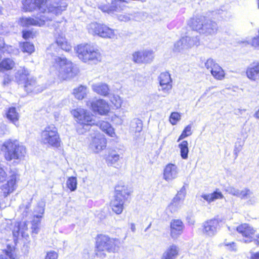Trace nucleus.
Instances as JSON below:
<instances>
[{"instance_id":"44","label":"nucleus","mask_w":259,"mask_h":259,"mask_svg":"<svg viewBox=\"0 0 259 259\" xmlns=\"http://www.w3.org/2000/svg\"><path fill=\"white\" fill-rule=\"evenodd\" d=\"M21 49L23 52L30 54L34 51V47L33 44L25 42L21 44Z\"/></svg>"},{"instance_id":"52","label":"nucleus","mask_w":259,"mask_h":259,"mask_svg":"<svg viewBox=\"0 0 259 259\" xmlns=\"http://www.w3.org/2000/svg\"><path fill=\"white\" fill-rule=\"evenodd\" d=\"M30 207V203L29 202H26L25 203H23L20 206L19 209L20 211L22 212L23 213H25L26 214L28 212L29 209Z\"/></svg>"},{"instance_id":"14","label":"nucleus","mask_w":259,"mask_h":259,"mask_svg":"<svg viewBox=\"0 0 259 259\" xmlns=\"http://www.w3.org/2000/svg\"><path fill=\"white\" fill-rule=\"evenodd\" d=\"M219 229L220 223L218 219H210L202 224V233L206 237H213L217 234Z\"/></svg>"},{"instance_id":"38","label":"nucleus","mask_w":259,"mask_h":259,"mask_svg":"<svg viewBox=\"0 0 259 259\" xmlns=\"http://www.w3.org/2000/svg\"><path fill=\"white\" fill-rule=\"evenodd\" d=\"M73 94L76 99L82 100L87 95V88L86 87L80 85L73 90Z\"/></svg>"},{"instance_id":"11","label":"nucleus","mask_w":259,"mask_h":259,"mask_svg":"<svg viewBox=\"0 0 259 259\" xmlns=\"http://www.w3.org/2000/svg\"><path fill=\"white\" fill-rule=\"evenodd\" d=\"M159 86L158 91L163 94V97L168 96L172 89V79L167 72H162L158 78Z\"/></svg>"},{"instance_id":"26","label":"nucleus","mask_w":259,"mask_h":259,"mask_svg":"<svg viewBox=\"0 0 259 259\" xmlns=\"http://www.w3.org/2000/svg\"><path fill=\"white\" fill-rule=\"evenodd\" d=\"M95 124L99 126L100 128L108 136L114 138H117L114 128L108 122L102 121Z\"/></svg>"},{"instance_id":"17","label":"nucleus","mask_w":259,"mask_h":259,"mask_svg":"<svg viewBox=\"0 0 259 259\" xmlns=\"http://www.w3.org/2000/svg\"><path fill=\"white\" fill-rule=\"evenodd\" d=\"M179 173L178 167L175 164L168 163L164 168L163 179L167 182L178 178Z\"/></svg>"},{"instance_id":"61","label":"nucleus","mask_w":259,"mask_h":259,"mask_svg":"<svg viewBox=\"0 0 259 259\" xmlns=\"http://www.w3.org/2000/svg\"><path fill=\"white\" fill-rule=\"evenodd\" d=\"M250 259H259V251L255 253H251Z\"/></svg>"},{"instance_id":"13","label":"nucleus","mask_w":259,"mask_h":259,"mask_svg":"<svg viewBox=\"0 0 259 259\" xmlns=\"http://www.w3.org/2000/svg\"><path fill=\"white\" fill-rule=\"evenodd\" d=\"M133 61L138 64H146L151 62L154 57L152 50H141L134 52L132 55Z\"/></svg>"},{"instance_id":"31","label":"nucleus","mask_w":259,"mask_h":259,"mask_svg":"<svg viewBox=\"0 0 259 259\" xmlns=\"http://www.w3.org/2000/svg\"><path fill=\"white\" fill-rule=\"evenodd\" d=\"M5 254L0 255V259H19V256L14 246L8 245L4 250Z\"/></svg>"},{"instance_id":"53","label":"nucleus","mask_w":259,"mask_h":259,"mask_svg":"<svg viewBox=\"0 0 259 259\" xmlns=\"http://www.w3.org/2000/svg\"><path fill=\"white\" fill-rule=\"evenodd\" d=\"M58 253L55 251H50L47 253L45 259H57Z\"/></svg>"},{"instance_id":"18","label":"nucleus","mask_w":259,"mask_h":259,"mask_svg":"<svg viewBox=\"0 0 259 259\" xmlns=\"http://www.w3.org/2000/svg\"><path fill=\"white\" fill-rule=\"evenodd\" d=\"M17 178V175L16 174H13L9 178L7 183L2 186V190L5 196L13 193L16 189Z\"/></svg>"},{"instance_id":"64","label":"nucleus","mask_w":259,"mask_h":259,"mask_svg":"<svg viewBox=\"0 0 259 259\" xmlns=\"http://www.w3.org/2000/svg\"><path fill=\"white\" fill-rule=\"evenodd\" d=\"M254 117L256 119H259V109L256 111L254 114Z\"/></svg>"},{"instance_id":"50","label":"nucleus","mask_w":259,"mask_h":259,"mask_svg":"<svg viewBox=\"0 0 259 259\" xmlns=\"http://www.w3.org/2000/svg\"><path fill=\"white\" fill-rule=\"evenodd\" d=\"M226 191L231 195L240 197L241 190H239L233 187L230 186L227 188Z\"/></svg>"},{"instance_id":"60","label":"nucleus","mask_w":259,"mask_h":259,"mask_svg":"<svg viewBox=\"0 0 259 259\" xmlns=\"http://www.w3.org/2000/svg\"><path fill=\"white\" fill-rule=\"evenodd\" d=\"M39 225L40 224H36L32 223V233H34L35 234H37L39 230Z\"/></svg>"},{"instance_id":"28","label":"nucleus","mask_w":259,"mask_h":259,"mask_svg":"<svg viewBox=\"0 0 259 259\" xmlns=\"http://www.w3.org/2000/svg\"><path fill=\"white\" fill-rule=\"evenodd\" d=\"M131 193L132 190L131 188L126 186L118 185L115 187V196L121 198L124 201L127 198Z\"/></svg>"},{"instance_id":"1","label":"nucleus","mask_w":259,"mask_h":259,"mask_svg":"<svg viewBox=\"0 0 259 259\" xmlns=\"http://www.w3.org/2000/svg\"><path fill=\"white\" fill-rule=\"evenodd\" d=\"M23 9L26 12L38 10L39 14L35 18L22 17L19 23L23 27L41 26L46 21L51 20L54 16L65 11L67 6L64 0H24Z\"/></svg>"},{"instance_id":"43","label":"nucleus","mask_w":259,"mask_h":259,"mask_svg":"<svg viewBox=\"0 0 259 259\" xmlns=\"http://www.w3.org/2000/svg\"><path fill=\"white\" fill-rule=\"evenodd\" d=\"M110 101L117 109H119L121 107L123 100L119 95H113L110 98Z\"/></svg>"},{"instance_id":"46","label":"nucleus","mask_w":259,"mask_h":259,"mask_svg":"<svg viewBox=\"0 0 259 259\" xmlns=\"http://www.w3.org/2000/svg\"><path fill=\"white\" fill-rule=\"evenodd\" d=\"M191 128L192 127L191 125H187L183 130L182 133L179 137L178 139V142H180L181 140L190 136L192 134Z\"/></svg>"},{"instance_id":"56","label":"nucleus","mask_w":259,"mask_h":259,"mask_svg":"<svg viewBox=\"0 0 259 259\" xmlns=\"http://www.w3.org/2000/svg\"><path fill=\"white\" fill-rule=\"evenodd\" d=\"M34 34L30 31H23V37L24 39L33 38Z\"/></svg>"},{"instance_id":"24","label":"nucleus","mask_w":259,"mask_h":259,"mask_svg":"<svg viewBox=\"0 0 259 259\" xmlns=\"http://www.w3.org/2000/svg\"><path fill=\"white\" fill-rule=\"evenodd\" d=\"M98 36L104 38H117L116 30L104 24H102Z\"/></svg>"},{"instance_id":"40","label":"nucleus","mask_w":259,"mask_h":259,"mask_svg":"<svg viewBox=\"0 0 259 259\" xmlns=\"http://www.w3.org/2000/svg\"><path fill=\"white\" fill-rule=\"evenodd\" d=\"M126 1L124 0H112L111 7L113 12L123 10Z\"/></svg>"},{"instance_id":"59","label":"nucleus","mask_w":259,"mask_h":259,"mask_svg":"<svg viewBox=\"0 0 259 259\" xmlns=\"http://www.w3.org/2000/svg\"><path fill=\"white\" fill-rule=\"evenodd\" d=\"M7 132V127L5 124H0V136H2L5 134Z\"/></svg>"},{"instance_id":"8","label":"nucleus","mask_w":259,"mask_h":259,"mask_svg":"<svg viewBox=\"0 0 259 259\" xmlns=\"http://www.w3.org/2000/svg\"><path fill=\"white\" fill-rule=\"evenodd\" d=\"M41 142L47 146L58 148L61 139L57 127L53 124L47 126L41 133Z\"/></svg>"},{"instance_id":"4","label":"nucleus","mask_w":259,"mask_h":259,"mask_svg":"<svg viewBox=\"0 0 259 259\" xmlns=\"http://www.w3.org/2000/svg\"><path fill=\"white\" fill-rule=\"evenodd\" d=\"M75 51L78 58L84 63L97 64L102 61L100 51L90 44L79 45L75 48Z\"/></svg>"},{"instance_id":"5","label":"nucleus","mask_w":259,"mask_h":259,"mask_svg":"<svg viewBox=\"0 0 259 259\" xmlns=\"http://www.w3.org/2000/svg\"><path fill=\"white\" fill-rule=\"evenodd\" d=\"M120 241L117 239L110 238L108 236L101 235L96 241V254L100 258H103L106 252H115L118 250Z\"/></svg>"},{"instance_id":"63","label":"nucleus","mask_w":259,"mask_h":259,"mask_svg":"<svg viewBox=\"0 0 259 259\" xmlns=\"http://www.w3.org/2000/svg\"><path fill=\"white\" fill-rule=\"evenodd\" d=\"M131 229L132 232H134L136 230V227L134 224H131Z\"/></svg>"},{"instance_id":"29","label":"nucleus","mask_w":259,"mask_h":259,"mask_svg":"<svg viewBox=\"0 0 259 259\" xmlns=\"http://www.w3.org/2000/svg\"><path fill=\"white\" fill-rule=\"evenodd\" d=\"M201 197L209 204L217 200L222 199L224 198L222 193L218 189L211 193L202 194Z\"/></svg>"},{"instance_id":"42","label":"nucleus","mask_w":259,"mask_h":259,"mask_svg":"<svg viewBox=\"0 0 259 259\" xmlns=\"http://www.w3.org/2000/svg\"><path fill=\"white\" fill-rule=\"evenodd\" d=\"M131 127L136 133H140L143 128L142 121L138 118L134 119L132 122Z\"/></svg>"},{"instance_id":"45","label":"nucleus","mask_w":259,"mask_h":259,"mask_svg":"<svg viewBox=\"0 0 259 259\" xmlns=\"http://www.w3.org/2000/svg\"><path fill=\"white\" fill-rule=\"evenodd\" d=\"M45 203L44 201H41L38 202L37 205L34 210V214H39L42 217L45 211Z\"/></svg>"},{"instance_id":"62","label":"nucleus","mask_w":259,"mask_h":259,"mask_svg":"<svg viewBox=\"0 0 259 259\" xmlns=\"http://www.w3.org/2000/svg\"><path fill=\"white\" fill-rule=\"evenodd\" d=\"M19 229L18 228L17 230H14L13 231V235L15 236V237H17L19 235Z\"/></svg>"},{"instance_id":"25","label":"nucleus","mask_w":259,"mask_h":259,"mask_svg":"<svg viewBox=\"0 0 259 259\" xmlns=\"http://www.w3.org/2000/svg\"><path fill=\"white\" fill-rule=\"evenodd\" d=\"M247 77L253 81L259 80V63H253L246 70Z\"/></svg>"},{"instance_id":"34","label":"nucleus","mask_w":259,"mask_h":259,"mask_svg":"<svg viewBox=\"0 0 259 259\" xmlns=\"http://www.w3.org/2000/svg\"><path fill=\"white\" fill-rule=\"evenodd\" d=\"M56 43L61 49L66 52L70 51L72 49L71 44L67 41L66 38L63 36H59L56 38Z\"/></svg>"},{"instance_id":"9","label":"nucleus","mask_w":259,"mask_h":259,"mask_svg":"<svg viewBox=\"0 0 259 259\" xmlns=\"http://www.w3.org/2000/svg\"><path fill=\"white\" fill-rule=\"evenodd\" d=\"M87 105L95 113L101 115H106L110 110L108 103L104 99L89 100L87 102Z\"/></svg>"},{"instance_id":"35","label":"nucleus","mask_w":259,"mask_h":259,"mask_svg":"<svg viewBox=\"0 0 259 259\" xmlns=\"http://www.w3.org/2000/svg\"><path fill=\"white\" fill-rule=\"evenodd\" d=\"M15 65L14 61L10 58L3 59L0 62V71L4 72L12 69Z\"/></svg>"},{"instance_id":"39","label":"nucleus","mask_w":259,"mask_h":259,"mask_svg":"<svg viewBox=\"0 0 259 259\" xmlns=\"http://www.w3.org/2000/svg\"><path fill=\"white\" fill-rule=\"evenodd\" d=\"M102 24L97 22H92L87 26V29L89 33L93 35H98Z\"/></svg>"},{"instance_id":"32","label":"nucleus","mask_w":259,"mask_h":259,"mask_svg":"<svg viewBox=\"0 0 259 259\" xmlns=\"http://www.w3.org/2000/svg\"><path fill=\"white\" fill-rule=\"evenodd\" d=\"M121 158L119 154L117 153L115 151H112L109 154L107 162L108 164L113 166L115 167H118L120 166V164H119L118 162Z\"/></svg>"},{"instance_id":"2","label":"nucleus","mask_w":259,"mask_h":259,"mask_svg":"<svg viewBox=\"0 0 259 259\" xmlns=\"http://www.w3.org/2000/svg\"><path fill=\"white\" fill-rule=\"evenodd\" d=\"M55 49V45L52 44L47 49L48 55L52 57V63L54 64L51 67V71L58 76L62 79H67L75 76L77 70L75 65L65 58H61L52 55L51 51Z\"/></svg>"},{"instance_id":"20","label":"nucleus","mask_w":259,"mask_h":259,"mask_svg":"<svg viewBox=\"0 0 259 259\" xmlns=\"http://www.w3.org/2000/svg\"><path fill=\"white\" fill-rule=\"evenodd\" d=\"M241 199L246 200V204L248 205H254L257 201V197L253 194L252 191L248 188L241 190L239 197Z\"/></svg>"},{"instance_id":"41","label":"nucleus","mask_w":259,"mask_h":259,"mask_svg":"<svg viewBox=\"0 0 259 259\" xmlns=\"http://www.w3.org/2000/svg\"><path fill=\"white\" fill-rule=\"evenodd\" d=\"M77 179L75 177H70L66 181L67 187L71 191H74L77 188Z\"/></svg>"},{"instance_id":"12","label":"nucleus","mask_w":259,"mask_h":259,"mask_svg":"<svg viewBox=\"0 0 259 259\" xmlns=\"http://www.w3.org/2000/svg\"><path fill=\"white\" fill-rule=\"evenodd\" d=\"M204 66L214 79L222 80L225 78L224 70L213 59H208L205 62Z\"/></svg>"},{"instance_id":"57","label":"nucleus","mask_w":259,"mask_h":259,"mask_svg":"<svg viewBox=\"0 0 259 259\" xmlns=\"http://www.w3.org/2000/svg\"><path fill=\"white\" fill-rule=\"evenodd\" d=\"M7 175L4 169L0 167V183L4 182L6 180Z\"/></svg>"},{"instance_id":"36","label":"nucleus","mask_w":259,"mask_h":259,"mask_svg":"<svg viewBox=\"0 0 259 259\" xmlns=\"http://www.w3.org/2000/svg\"><path fill=\"white\" fill-rule=\"evenodd\" d=\"M183 39L185 44L184 47L187 49L199 44V38L197 37L186 36L183 37Z\"/></svg>"},{"instance_id":"58","label":"nucleus","mask_w":259,"mask_h":259,"mask_svg":"<svg viewBox=\"0 0 259 259\" xmlns=\"http://www.w3.org/2000/svg\"><path fill=\"white\" fill-rule=\"evenodd\" d=\"M42 218L41 215L39 214H34L33 219L32 221V224H40V219Z\"/></svg>"},{"instance_id":"21","label":"nucleus","mask_w":259,"mask_h":259,"mask_svg":"<svg viewBox=\"0 0 259 259\" xmlns=\"http://www.w3.org/2000/svg\"><path fill=\"white\" fill-rule=\"evenodd\" d=\"M183 222L180 220H172L170 223V235L173 238H177L183 230Z\"/></svg>"},{"instance_id":"7","label":"nucleus","mask_w":259,"mask_h":259,"mask_svg":"<svg viewBox=\"0 0 259 259\" xmlns=\"http://www.w3.org/2000/svg\"><path fill=\"white\" fill-rule=\"evenodd\" d=\"M71 114L78 123L76 131L79 134H83L89 130L90 126L96 124L93 115L87 110L77 108L71 111Z\"/></svg>"},{"instance_id":"10","label":"nucleus","mask_w":259,"mask_h":259,"mask_svg":"<svg viewBox=\"0 0 259 259\" xmlns=\"http://www.w3.org/2000/svg\"><path fill=\"white\" fill-rule=\"evenodd\" d=\"M186 194V188L185 186H183L167 206V211L173 213L180 210L184 204Z\"/></svg>"},{"instance_id":"22","label":"nucleus","mask_w":259,"mask_h":259,"mask_svg":"<svg viewBox=\"0 0 259 259\" xmlns=\"http://www.w3.org/2000/svg\"><path fill=\"white\" fill-rule=\"evenodd\" d=\"M92 90L98 95L102 96H107L109 94V87L104 82H97L92 84Z\"/></svg>"},{"instance_id":"19","label":"nucleus","mask_w":259,"mask_h":259,"mask_svg":"<svg viewBox=\"0 0 259 259\" xmlns=\"http://www.w3.org/2000/svg\"><path fill=\"white\" fill-rule=\"evenodd\" d=\"M23 83H24L25 90L28 93H38L42 92L45 87L37 84L36 80L33 78L27 79Z\"/></svg>"},{"instance_id":"23","label":"nucleus","mask_w":259,"mask_h":259,"mask_svg":"<svg viewBox=\"0 0 259 259\" xmlns=\"http://www.w3.org/2000/svg\"><path fill=\"white\" fill-rule=\"evenodd\" d=\"M124 200L114 195V198L110 202V207L112 211L117 214H120L124 208Z\"/></svg>"},{"instance_id":"49","label":"nucleus","mask_w":259,"mask_h":259,"mask_svg":"<svg viewBox=\"0 0 259 259\" xmlns=\"http://www.w3.org/2000/svg\"><path fill=\"white\" fill-rule=\"evenodd\" d=\"M12 47L11 46H6L3 38L0 37V50H1L4 53H7L8 54H10L12 53Z\"/></svg>"},{"instance_id":"33","label":"nucleus","mask_w":259,"mask_h":259,"mask_svg":"<svg viewBox=\"0 0 259 259\" xmlns=\"http://www.w3.org/2000/svg\"><path fill=\"white\" fill-rule=\"evenodd\" d=\"M6 116L11 122L18 126L17 122L19 118V115L15 108H10L6 113Z\"/></svg>"},{"instance_id":"51","label":"nucleus","mask_w":259,"mask_h":259,"mask_svg":"<svg viewBox=\"0 0 259 259\" xmlns=\"http://www.w3.org/2000/svg\"><path fill=\"white\" fill-rule=\"evenodd\" d=\"M184 44L183 38H182L175 44L174 50L175 51L180 52L183 50L187 49L186 48L184 47Z\"/></svg>"},{"instance_id":"15","label":"nucleus","mask_w":259,"mask_h":259,"mask_svg":"<svg viewBox=\"0 0 259 259\" xmlns=\"http://www.w3.org/2000/svg\"><path fill=\"white\" fill-rule=\"evenodd\" d=\"M106 144L107 141L104 136L100 133H98L93 138L90 148L95 153H98L106 148Z\"/></svg>"},{"instance_id":"6","label":"nucleus","mask_w":259,"mask_h":259,"mask_svg":"<svg viewBox=\"0 0 259 259\" xmlns=\"http://www.w3.org/2000/svg\"><path fill=\"white\" fill-rule=\"evenodd\" d=\"M193 29L206 36H212L218 31V26L214 21L208 20L204 16L196 17L191 19Z\"/></svg>"},{"instance_id":"48","label":"nucleus","mask_w":259,"mask_h":259,"mask_svg":"<svg viewBox=\"0 0 259 259\" xmlns=\"http://www.w3.org/2000/svg\"><path fill=\"white\" fill-rule=\"evenodd\" d=\"M221 246H225L227 247L228 249L231 250L236 251L237 250L236 244L233 241L229 242L227 240V239H225L223 243L220 244Z\"/></svg>"},{"instance_id":"3","label":"nucleus","mask_w":259,"mask_h":259,"mask_svg":"<svg viewBox=\"0 0 259 259\" xmlns=\"http://www.w3.org/2000/svg\"><path fill=\"white\" fill-rule=\"evenodd\" d=\"M7 161L19 162L23 160L26 154L24 145L16 140L9 139L5 141L0 147Z\"/></svg>"},{"instance_id":"54","label":"nucleus","mask_w":259,"mask_h":259,"mask_svg":"<svg viewBox=\"0 0 259 259\" xmlns=\"http://www.w3.org/2000/svg\"><path fill=\"white\" fill-rule=\"evenodd\" d=\"M118 19L121 21L127 22L130 20L131 15L129 14H120L118 16Z\"/></svg>"},{"instance_id":"27","label":"nucleus","mask_w":259,"mask_h":259,"mask_svg":"<svg viewBox=\"0 0 259 259\" xmlns=\"http://www.w3.org/2000/svg\"><path fill=\"white\" fill-rule=\"evenodd\" d=\"M179 252V248L175 244H171L166 249L162 255V259H176Z\"/></svg>"},{"instance_id":"37","label":"nucleus","mask_w":259,"mask_h":259,"mask_svg":"<svg viewBox=\"0 0 259 259\" xmlns=\"http://www.w3.org/2000/svg\"><path fill=\"white\" fill-rule=\"evenodd\" d=\"M180 155L182 159H187L188 157V143L187 141H183L178 145Z\"/></svg>"},{"instance_id":"55","label":"nucleus","mask_w":259,"mask_h":259,"mask_svg":"<svg viewBox=\"0 0 259 259\" xmlns=\"http://www.w3.org/2000/svg\"><path fill=\"white\" fill-rule=\"evenodd\" d=\"M99 8L101 9L103 12H106L108 14L113 12L111 6L110 7L106 5L100 6L99 7Z\"/></svg>"},{"instance_id":"16","label":"nucleus","mask_w":259,"mask_h":259,"mask_svg":"<svg viewBox=\"0 0 259 259\" xmlns=\"http://www.w3.org/2000/svg\"><path fill=\"white\" fill-rule=\"evenodd\" d=\"M236 230L245 238V239H243V242L245 243H249L252 241V236L256 232V230L252 227L246 223L239 226L236 228Z\"/></svg>"},{"instance_id":"30","label":"nucleus","mask_w":259,"mask_h":259,"mask_svg":"<svg viewBox=\"0 0 259 259\" xmlns=\"http://www.w3.org/2000/svg\"><path fill=\"white\" fill-rule=\"evenodd\" d=\"M29 75V70L24 67H20L15 73V77L19 84L23 83Z\"/></svg>"},{"instance_id":"47","label":"nucleus","mask_w":259,"mask_h":259,"mask_svg":"<svg viewBox=\"0 0 259 259\" xmlns=\"http://www.w3.org/2000/svg\"><path fill=\"white\" fill-rule=\"evenodd\" d=\"M181 118V115L180 113L176 112H172L169 117V122L172 125H176Z\"/></svg>"}]
</instances>
